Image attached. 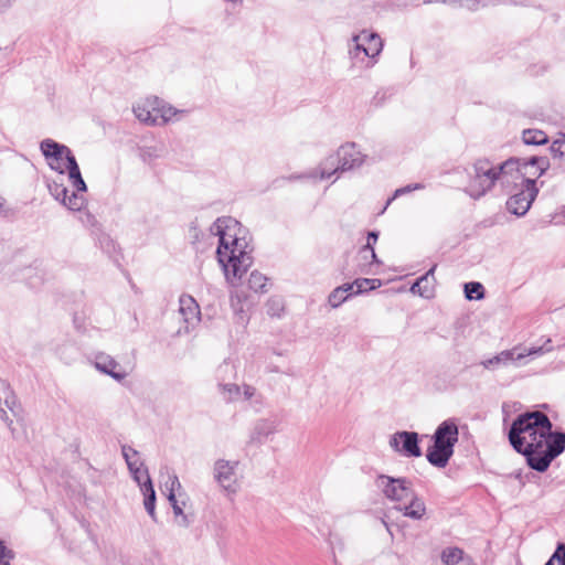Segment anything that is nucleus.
<instances>
[{
	"label": "nucleus",
	"instance_id": "nucleus-19",
	"mask_svg": "<svg viewBox=\"0 0 565 565\" xmlns=\"http://www.w3.org/2000/svg\"><path fill=\"white\" fill-rule=\"evenodd\" d=\"M338 171H342L341 162H339L337 154H331L327 157L315 171L310 172L309 177L327 180Z\"/></svg>",
	"mask_w": 565,
	"mask_h": 565
},
{
	"label": "nucleus",
	"instance_id": "nucleus-7",
	"mask_svg": "<svg viewBox=\"0 0 565 565\" xmlns=\"http://www.w3.org/2000/svg\"><path fill=\"white\" fill-rule=\"evenodd\" d=\"M383 50V42L377 33L363 30L352 36L349 53L352 58L360 60L361 55L374 60Z\"/></svg>",
	"mask_w": 565,
	"mask_h": 565
},
{
	"label": "nucleus",
	"instance_id": "nucleus-23",
	"mask_svg": "<svg viewBox=\"0 0 565 565\" xmlns=\"http://www.w3.org/2000/svg\"><path fill=\"white\" fill-rule=\"evenodd\" d=\"M218 391L223 399L227 403L242 401V388L237 384H218Z\"/></svg>",
	"mask_w": 565,
	"mask_h": 565
},
{
	"label": "nucleus",
	"instance_id": "nucleus-5",
	"mask_svg": "<svg viewBox=\"0 0 565 565\" xmlns=\"http://www.w3.org/2000/svg\"><path fill=\"white\" fill-rule=\"evenodd\" d=\"M458 426L452 419L444 420L435 430L434 445L427 450V460L435 467L444 468L454 455L458 441Z\"/></svg>",
	"mask_w": 565,
	"mask_h": 565
},
{
	"label": "nucleus",
	"instance_id": "nucleus-1",
	"mask_svg": "<svg viewBox=\"0 0 565 565\" xmlns=\"http://www.w3.org/2000/svg\"><path fill=\"white\" fill-rule=\"evenodd\" d=\"M512 447L524 455L527 465L544 472L565 449V434L553 433L552 423L542 412L520 415L509 431Z\"/></svg>",
	"mask_w": 565,
	"mask_h": 565
},
{
	"label": "nucleus",
	"instance_id": "nucleus-24",
	"mask_svg": "<svg viewBox=\"0 0 565 565\" xmlns=\"http://www.w3.org/2000/svg\"><path fill=\"white\" fill-rule=\"evenodd\" d=\"M522 140L525 145L540 146L548 141L547 135L539 129H525L522 132Z\"/></svg>",
	"mask_w": 565,
	"mask_h": 565
},
{
	"label": "nucleus",
	"instance_id": "nucleus-11",
	"mask_svg": "<svg viewBox=\"0 0 565 565\" xmlns=\"http://www.w3.org/2000/svg\"><path fill=\"white\" fill-rule=\"evenodd\" d=\"M161 103L162 99L156 96L146 97L134 105L132 111L139 121L151 126H159V122H157L159 118L157 117L160 115Z\"/></svg>",
	"mask_w": 565,
	"mask_h": 565
},
{
	"label": "nucleus",
	"instance_id": "nucleus-35",
	"mask_svg": "<svg viewBox=\"0 0 565 565\" xmlns=\"http://www.w3.org/2000/svg\"><path fill=\"white\" fill-rule=\"evenodd\" d=\"M242 388V401H249L256 396V388L252 385H243Z\"/></svg>",
	"mask_w": 565,
	"mask_h": 565
},
{
	"label": "nucleus",
	"instance_id": "nucleus-36",
	"mask_svg": "<svg viewBox=\"0 0 565 565\" xmlns=\"http://www.w3.org/2000/svg\"><path fill=\"white\" fill-rule=\"evenodd\" d=\"M377 241V233L375 232H370L369 233V237H367V244L366 246L364 247V249H369L370 253H371V256L374 260H376V255H375V252H374V248L372 246L373 243H375Z\"/></svg>",
	"mask_w": 565,
	"mask_h": 565
},
{
	"label": "nucleus",
	"instance_id": "nucleus-9",
	"mask_svg": "<svg viewBox=\"0 0 565 565\" xmlns=\"http://www.w3.org/2000/svg\"><path fill=\"white\" fill-rule=\"evenodd\" d=\"M537 193L539 189L536 186V181L533 179L524 180V185H521L520 192H516L508 199V211L516 216L525 215Z\"/></svg>",
	"mask_w": 565,
	"mask_h": 565
},
{
	"label": "nucleus",
	"instance_id": "nucleus-6",
	"mask_svg": "<svg viewBox=\"0 0 565 565\" xmlns=\"http://www.w3.org/2000/svg\"><path fill=\"white\" fill-rule=\"evenodd\" d=\"M214 479L227 494H236L241 489L242 473L236 460L218 459L213 467Z\"/></svg>",
	"mask_w": 565,
	"mask_h": 565
},
{
	"label": "nucleus",
	"instance_id": "nucleus-27",
	"mask_svg": "<svg viewBox=\"0 0 565 565\" xmlns=\"http://www.w3.org/2000/svg\"><path fill=\"white\" fill-rule=\"evenodd\" d=\"M553 159L565 163V135L561 134L550 146Z\"/></svg>",
	"mask_w": 565,
	"mask_h": 565
},
{
	"label": "nucleus",
	"instance_id": "nucleus-29",
	"mask_svg": "<svg viewBox=\"0 0 565 565\" xmlns=\"http://www.w3.org/2000/svg\"><path fill=\"white\" fill-rule=\"evenodd\" d=\"M267 278L259 271H252L248 278V287L255 292H266Z\"/></svg>",
	"mask_w": 565,
	"mask_h": 565
},
{
	"label": "nucleus",
	"instance_id": "nucleus-42",
	"mask_svg": "<svg viewBox=\"0 0 565 565\" xmlns=\"http://www.w3.org/2000/svg\"><path fill=\"white\" fill-rule=\"evenodd\" d=\"M390 204L386 203L385 207L382 209V212H385V209Z\"/></svg>",
	"mask_w": 565,
	"mask_h": 565
},
{
	"label": "nucleus",
	"instance_id": "nucleus-25",
	"mask_svg": "<svg viewBox=\"0 0 565 565\" xmlns=\"http://www.w3.org/2000/svg\"><path fill=\"white\" fill-rule=\"evenodd\" d=\"M353 290V285L344 284L338 288H335L328 298V302L332 308H338L342 305L347 298L348 292Z\"/></svg>",
	"mask_w": 565,
	"mask_h": 565
},
{
	"label": "nucleus",
	"instance_id": "nucleus-10",
	"mask_svg": "<svg viewBox=\"0 0 565 565\" xmlns=\"http://www.w3.org/2000/svg\"><path fill=\"white\" fill-rule=\"evenodd\" d=\"M542 352V347L531 349H521L519 347H515L511 350H503L497 355L483 360L481 362V365L487 370H494L499 366H508L510 364H515L529 355L541 354Z\"/></svg>",
	"mask_w": 565,
	"mask_h": 565
},
{
	"label": "nucleus",
	"instance_id": "nucleus-22",
	"mask_svg": "<svg viewBox=\"0 0 565 565\" xmlns=\"http://www.w3.org/2000/svg\"><path fill=\"white\" fill-rule=\"evenodd\" d=\"M412 500L408 505L405 507L403 516L419 520L425 515L426 508L422 499L417 497H411Z\"/></svg>",
	"mask_w": 565,
	"mask_h": 565
},
{
	"label": "nucleus",
	"instance_id": "nucleus-31",
	"mask_svg": "<svg viewBox=\"0 0 565 565\" xmlns=\"http://www.w3.org/2000/svg\"><path fill=\"white\" fill-rule=\"evenodd\" d=\"M353 288L355 287V294H360L366 290L375 289L380 286V281L377 279H356L353 284Z\"/></svg>",
	"mask_w": 565,
	"mask_h": 565
},
{
	"label": "nucleus",
	"instance_id": "nucleus-16",
	"mask_svg": "<svg viewBox=\"0 0 565 565\" xmlns=\"http://www.w3.org/2000/svg\"><path fill=\"white\" fill-rule=\"evenodd\" d=\"M521 168L524 173H522V178L519 180L520 185H524V180L533 179L535 181L536 178L543 175L546 170L550 168V160L546 157H531L529 159H520Z\"/></svg>",
	"mask_w": 565,
	"mask_h": 565
},
{
	"label": "nucleus",
	"instance_id": "nucleus-17",
	"mask_svg": "<svg viewBox=\"0 0 565 565\" xmlns=\"http://www.w3.org/2000/svg\"><path fill=\"white\" fill-rule=\"evenodd\" d=\"M335 154L339 158V162H341L342 171L358 168L362 166L365 160V156L355 143L341 146Z\"/></svg>",
	"mask_w": 565,
	"mask_h": 565
},
{
	"label": "nucleus",
	"instance_id": "nucleus-21",
	"mask_svg": "<svg viewBox=\"0 0 565 565\" xmlns=\"http://www.w3.org/2000/svg\"><path fill=\"white\" fill-rule=\"evenodd\" d=\"M440 558L445 565H468L472 561L469 555L456 546L444 548L441 551Z\"/></svg>",
	"mask_w": 565,
	"mask_h": 565
},
{
	"label": "nucleus",
	"instance_id": "nucleus-38",
	"mask_svg": "<svg viewBox=\"0 0 565 565\" xmlns=\"http://www.w3.org/2000/svg\"><path fill=\"white\" fill-rule=\"evenodd\" d=\"M148 157H151V152H150V149H143L142 150V158L146 159Z\"/></svg>",
	"mask_w": 565,
	"mask_h": 565
},
{
	"label": "nucleus",
	"instance_id": "nucleus-39",
	"mask_svg": "<svg viewBox=\"0 0 565 565\" xmlns=\"http://www.w3.org/2000/svg\"><path fill=\"white\" fill-rule=\"evenodd\" d=\"M9 7H10V2L0 3V9L1 10H6Z\"/></svg>",
	"mask_w": 565,
	"mask_h": 565
},
{
	"label": "nucleus",
	"instance_id": "nucleus-30",
	"mask_svg": "<svg viewBox=\"0 0 565 565\" xmlns=\"http://www.w3.org/2000/svg\"><path fill=\"white\" fill-rule=\"evenodd\" d=\"M465 295L469 300H480L484 297L483 286L477 281L467 282L465 284Z\"/></svg>",
	"mask_w": 565,
	"mask_h": 565
},
{
	"label": "nucleus",
	"instance_id": "nucleus-2",
	"mask_svg": "<svg viewBox=\"0 0 565 565\" xmlns=\"http://www.w3.org/2000/svg\"><path fill=\"white\" fill-rule=\"evenodd\" d=\"M40 147L50 168L58 172L57 178L47 182L50 194L71 211L84 209L87 185L71 149L52 139L43 140Z\"/></svg>",
	"mask_w": 565,
	"mask_h": 565
},
{
	"label": "nucleus",
	"instance_id": "nucleus-15",
	"mask_svg": "<svg viewBox=\"0 0 565 565\" xmlns=\"http://www.w3.org/2000/svg\"><path fill=\"white\" fill-rule=\"evenodd\" d=\"M94 365L99 372L111 376L118 382L125 380L128 375V372L113 356L103 352L94 355Z\"/></svg>",
	"mask_w": 565,
	"mask_h": 565
},
{
	"label": "nucleus",
	"instance_id": "nucleus-3",
	"mask_svg": "<svg viewBox=\"0 0 565 565\" xmlns=\"http://www.w3.org/2000/svg\"><path fill=\"white\" fill-rule=\"evenodd\" d=\"M210 231L214 236H218L217 258L226 280L235 286L253 264L252 249L247 241L238 236L242 232L239 223L232 217H220Z\"/></svg>",
	"mask_w": 565,
	"mask_h": 565
},
{
	"label": "nucleus",
	"instance_id": "nucleus-43",
	"mask_svg": "<svg viewBox=\"0 0 565 565\" xmlns=\"http://www.w3.org/2000/svg\"><path fill=\"white\" fill-rule=\"evenodd\" d=\"M468 565H475L473 561H471L470 564H468Z\"/></svg>",
	"mask_w": 565,
	"mask_h": 565
},
{
	"label": "nucleus",
	"instance_id": "nucleus-8",
	"mask_svg": "<svg viewBox=\"0 0 565 565\" xmlns=\"http://www.w3.org/2000/svg\"><path fill=\"white\" fill-rule=\"evenodd\" d=\"M375 487L391 501H404L413 495L412 484L406 478L380 475L375 479Z\"/></svg>",
	"mask_w": 565,
	"mask_h": 565
},
{
	"label": "nucleus",
	"instance_id": "nucleus-26",
	"mask_svg": "<svg viewBox=\"0 0 565 565\" xmlns=\"http://www.w3.org/2000/svg\"><path fill=\"white\" fill-rule=\"evenodd\" d=\"M121 452H122V456L127 462V466H128V469H137V468H142L143 467V462L140 458V455L139 452L134 449L132 447L130 446H122L121 447Z\"/></svg>",
	"mask_w": 565,
	"mask_h": 565
},
{
	"label": "nucleus",
	"instance_id": "nucleus-33",
	"mask_svg": "<svg viewBox=\"0 0 565 565\" xmlns=\"http://www.w3.org/2000/svg\"><path fill=\"white\" fill-rule=\"evenodd\" d=\"M424 188H425V186H424V184H422V183H413V184H408V185H406V186L399 188V189H397V190L394 192L393 198L388 199L387 204H391V203H392V201H393L394 199H396L397 196H399V195H403V194L409 193V192L415 191V190H423Z\"/></svg>",
	"mask_w": 565,
	"mask_h": 565
},
{
	"label": "nucleus",
	"instance_id": "nucleus-32",
	"mask_svg": "<svg viewBox=\"0 0 565 565\" xmlns=\"http://www.w3.org/2000/svg\"><path fill=\"white\" fill-rule=\"evenodd\" d=\"M545 565H565V543H558L555 552Z\"/></svg>",
	"mask_w": 565,
	"mask_h": 565
},
{
	"label": "nucleus",
	"instance_id": "nucleus-4",
	"mask_svg": "<svg viewBox=\"0 0 565 565\" xmlns=\"http://www.w3.org/2000/svg\"><path fill=\"white\" fill-rule=\"evenodd\" d=\"M521 164L520 158H509L502 162H495L488 158L477 159L468 172L467 193L471 198L478 199L495 185H500L505 191L518 186L519 180L524 173Z\"/></svg>",
	"mask_w": 565,
	"mask_h": 565
},
{
	"label": "nucleus",
	"instance_id": "nucleus-12",
	"mask_svg": "<svg viewBox=\"0 0 565 565\" xmlns=\"http://www.w3.org/2000/svg\"><path fill=\"white\" fill-rule=\"evenodd\" d=\"M390 446L408 457L422 456L418 446V434L414 431H397L390 439Z\"/></svg>",
	"mask_w": 565,
	"mask_h": 565
},
{
	"label": "nucleus",
	"instance_id": "nucleus-28",
	"mask_svg": "<svg viewBox=\"0 0 565 565\" xmlns=\"http://www.w3.org/2000/svg\"><path fill=\"white\" fill-rule=\"evenodd\" d=\"M160 110V115H159V126H164L167 124H169L170 121H172V119L178 115V114H182L183 110H178L175 109L174 107H172L171 105L167 104L164 100H162L161 103V109Z\"/></svg>",
	"mask_w": 565,
	"mask_h": 565
},
{
	"label": "nucleus",
	"instance_id": "nucleus-20",
	"mask_svg": "<svg viewBox=\"0 0 565 565\" xmlns=\"http://www.w3.org/2000/svg\"><path fill=\"white\" fill-rule=\"evenodd\" d=\"M436 266L431 267L424 276L418 278L413 286L411 291L417 294L424 298H430L434 294V271Z\"/></svg>",
	"mask_w": 565,
	"mask_h": 565
},
{
	"label": "nucleus",
	"instance_id": "nucleus-18",
	"mask_svg": "<svg viewBox=\"0 0 565 565\" xmlns=\"http://www.w3.org/2000/svg\"><path fill=\"white\" fill-rule=\"evenodd\" d=\"M179 312L182 316L186 328L195 326L200 321V307L195 299L191 296L183 295L179 300Z\"/></svg>",
	"mask_w": 565,
	"mask_h": 565
},
{
	"label": "nucleus",
	"instance_id": "nucleus-41",
	"mask_svg": "<svg viewBox=\"0 0 565 565\" xmlns=\"http://www.w3.org/2000/svg\"><path fill=\"white\" fill-rule=\"evenodd\" d=\"M175 514L181 513V509L177 505L173 507Z\"/></svg>",
	"mask_w": 565,
	"mask_h": 565
},
{
	"label": "nucleus",
	"instance_id": "nucleus-37",
	"mask_svg": "<svg viewBox=\"0 0 565 565\" xmlns=\"http://www.w3.org/2000/svg\"><path fill=\"white\" fill-rule=\"evenodd\" d=\"M465 6L471 10H476L478 7V2L472 0H466Z\"/></svg>",
	"mask_w": 565,
	"mask_h": 565
},
{
	"label": "nucleus",
	"instance_id": "nucleus-13",
	"mask_svg": "<svg viewBox=\"0 0 565 565\" xmlns=\"http://www.w3.org/2000/svg\"><path fill=\"white\" fill-rule=\"evenodd\" d=\"M279 420L274 417L255 420L249 430V444L260 445L266 443L278 431Z\"/></svg>",
	"mask_w": 565,
	"mask_h": 565
},
{
	"label": "nucleus",
	"instance_id": "nucleus-34",
	"mask_svg": "<svg viewBox=\"0 0 565 565\" xmlns=\"http://www.w3.org/2000/svg\"><path fill=\"white\" fill-rule=\"evenodd\" d=\"M13 557V551L8 548L4 542L0 540V565H10V559Z\"/></svg>",
	"mask_w": 565,
	"mask_h": 565
},
{
	"label": "nucleus",
	"instance_id": "nucleus-14",
	"mask_svg": "<svg viewBox=\"0 0 565 565\" xmlns=\"http://www.w3.org/2000/svg\"><path fill=\"white\" fill-rule=\"evenodd\" d=\"M135 479V481L139 484L141 492L145 495L143 504L146 511L152 516L154 513V503H156V492L149 477L148 470L142 468L130 469L129 470Z\"/></svg>",
	"mask_w": 565,
	"mask_h": 565
},
{
	"label": "nucleus",
	"instance_id": "nucleus-40",
	"mask_svg": "<svg viewBox=\"0 0 565 565\" xmlns=\"http://www.w3.org/2000/svg\"><path fill=\"white\" fill-rule=\"evenodd\" d=\"M109 565H125V564H120L119 561L117 562L116 559H114L113 562L109 563Z\"/></svg>",
	"mask_w": 565,
	"mask_h": 565
}]
</instances>
